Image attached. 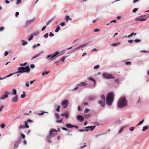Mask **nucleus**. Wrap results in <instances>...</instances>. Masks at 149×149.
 <instances>
[{"mask_svg":"<svg viewBox=\"0 0 149 149\" xmlns=\"http://www.w3.org/2000/svg\"><path fill=\"white\" fill-rule=\"evenodd\" d=\"M40 54H36V55H35L34 56H33L32 57V58L31 60L33 59L36 58V57H38L40 55Z\"/></svg>","mask_w":149,"mask_h":149,"instance_id":"32","label":"nucleus"},{"mask_svg":"<svg viewBox=\"0 0 149 149\" xmlns=\"http://www.w3.org/2000/svg\"><path fill=\"white\" fill-rule=\"evenodd\" d=\"M18 70V71L15 72V73H22L24 72L29 73L30 70V69L29 66H27L26 67H21L19 68Z\"/></svg>","mask_w":149,"mask_h":149,"instance_id":"4","label":"nucleus"},{"mask_svg":"<svg viewBox=\"0 0 149 149\" xmlns=\"http://www.w3.org/2000/svg\"><path fill=\"white\" fill-rule=\"evenodd\" d=\"M59 130H60L59 129L58 130L53 129H52L50 130L49 132V134L47 138V141L49 143H51L52 142V141L50 140V139L54 137L55 135L56 134V132H59Z\"/></svg>","mask_w":149,"mask_h":149,"instance_id":"2","label":"nucleus"},{"mask_svg":"<svg viewBox=\"0 0 149 149\" xmlns=\"http://www.w3.org/2000/svg\"><path fill=\"white\" fill-rule=\"evenodd\" d=\"M54 19V18H51V19L48 21L46 23V25H48L50 23H51L53 20Z\"/></svg>","mask_w":149,"mask_h":149,"instance_id":"21","label":"nucleus"},{"mask_svg":"<svg viewBox=\"0 0 149 149\" xmlns=\"http://www.w3.org/2000/svg\"><path fill=\"white\" fill-rule=\"evenodd\" d=\"M35 19V18H33L31 19L27 20L26 22V26H27L29 25L30 24L34 22Z\"/></svg>","mask_w":149,"mask_h":149,"instance_id":"13","label":"nucleus"},{"mask_svg":"<svg viewBox=\"0 0 149 149\" xmlns=\"http://www.w3.org/2000/svg\"><path fill=\"white\" fill-rule=\"evenodd\" d=\"M136 34V33H131L130 35H128L127 37H131L133 35H135Z\"/></svg>","mask_w":149,"mask_h":149,"instance_id":"26","label":"nucleus"},{"mask_svg":"<svg viewBox=\"0 0 149 149\" xmlns=\"http://www.w3.org/2000/svg\"><path fill=\"white\" fill-rule=\"evenodd\" d=\"M105 134V133H101V134H97L96 135H95V137L96 138H97L98 136H100L102 135H103V134Z\"/></svg>","mask_w":149,"mask_h":149,"instance_id":"34","label":"nucleus"},{"mask_svg":"<svg viewBox=\"0 0 149 149\" xmlns=\"http://www.w3.org/2000/svg\"><path fill=\"white\" fill-rule=\"evenodd\" d=\"M13 92L11 93L13 95H16V94H17V91L16 89H13Z\"/></svg>","mask_w":149,"mask_h":149,"instance_id":"23","label":"nucleus"},{"mask_svg":"<svg viewBox=\"0 0 149 149\" xmlns=\"http://www.w3.org/2000/svg\"><path fill=\"white\" fill-rule=\"evenodd\" d=\"M27 62H25L24 63L20 64V66L22 67V66H25L26 65H27Z\"/></svg>","mask_w":149,"mask_h":149,"instance_id":"36","label":"nucleus"},{"mask_svg":"<svg viewBox=\"0 0 149 149\" xmlns=\"http://www.w3.org/2000/svg\"><path fill=\"white\" fill-rule=\"evenodd\" d=\"M77 120L80 122H82L84 121L83 117L81 115H79L77 116Z\"/></svg>","mask_w":149,"mask_h":149,"instance_id":"15","label":"nucleus"},{"mask_svg":"<svg viewBox=\"0 0 149 149\" xmlns=\"http://www.w3.org/2000/svg\"><path fill=\"white\" fill-rule=\"evenodd\" d=\"M101 100L98 101V103L102 107H104L105 105V96L104 95H102L101 96Z\"/></svg>","mask_w":149,"mask_h":149,"instance_id":"6","label":"nucleus"},{"mask_svg":"<svg viewBox=\"0 0 149 149\" xmlns=\"http://www.w3.org/2000/svg\"><path fill=\"white\" fill-rule=\"evenodd\" d=\"M27 122L26 121L25 122V127L26 128H28L29 127V126L27 125Z\"/></svg>","mask_w":149,"mask_h":149,"instance_id":"39","label":"nucleus"},{"mask_svg":"<svg viewBox=\"0 0 149 149\" xmlns=\"http://www.w3.org/2000/svg\"><path fill=\"white\" fill-rule=\"evenodd\" d=\"M134 41L136 42H139L141 41V40H139L136 39L134 40Z\"/></svg>","mask_w":149,"mask_h":149,"instance_id":"60","label":"nucleus"},{"mask_svg":"<svg viewBox=\"0 0 149 149\" xmlns=\"http://www.w3.org/2000/svg\"><path fill=\"white\" fill-rule=\"evenodd\" d=\"M90 110L89 109H85V110L84 111V112L85 113H87L88 111Z\"/></svg>","mask_w":149,"mask_h":149,"instance_id":"53","label":"nucleus"},{"mask_svg":"<svg viewBox=\"0 0 149 149\" xmlns=\"http://www.w3.org/2000/svg\"><path fill=\"white\" fill-rule=\"evenodd\" d=\"M87 85V84L85 83L84 82H83L79 84L78 85L81 86H82Z\"/></svg>","mask_w":149,"mask_h":149,"instance_id":"20","label":"nucleus"},{"mask_svg":"<svg viewBox=\"0 0 149 149\" xmlns=\"http://www.w3.org/2000/svg\"><path fill=\"white\" fill-rule=\"evenodd\" d=\"M4 106L3 105L0 108V112H1L2 110V109L4 108Z\"/></svg>","mask_w":149,"mask_h":149,"instance_id":"64","label":"nucleus"},{"mask_svg":"<svg viewBox=\"0 0 149 149\" xmlns=\"http://www.w3.org/2000/svg\"><path fill=\"white\" fill-rule=\"evenodd\" d=\"M56 117V118H60V115L57 113H56L55 114Z\"/></svg>","mask_w":149,"mask_h":149,"instance_id":"47","label":"nucleus"},{"mask_svg":"<svg viewBox=\"0 0 149 149\" xmlns=\"http://www.w3.org/2000/svg\"><path fill=\"white\" fill-rule=\"evenodd\" d=\"M63 120V118H62L61 119L59 120H56V121L57 123H61L62 122Z\"/></svg>","mask_w":149,"mask_h":149,"instance_id":"46","label":"nucleus"},{"mask_svg":"<svg viewBox=\"0 0 149 149\" xmlns=\"http://www.w3.org/2000/svg\"><path fill=\"white\" fill-rule=\"evenodd\" d=\"M148 16L149 15L140 16L137 17L135 20L136 21H143L146 19Z\"/></svg>","mask_w":149,"mask_h":149,"instance_id":"8","label":"nucleus"},{"mask_svg":"<svg viewBox=\"0 0 149 149\" xmlns=\"http://www.w3.org/2000/svg\"><path fill=\"white\" fill-rule=\"evenodd\" d=\"M20 139H19V140L16 141L15 142L14 144V149H16L18 148L20 142Z\"/></svg>","mask_w":149,"mask_h":149,"instance_id":"16","label":"nucleus"},{"mask_svg":"<svg viewBox=\"0 0 149 149\" xmlns=\"http://www.w3.org/2000/svg\"><path fill=\"white\" fill-rule=\"evenodd\" d=\"M100 31V29H95L94 30L95 32H97Z\"/></svg>","mask_w":149,"mask_h":149,"instance_id":"62","label":"nucleus"},{"mask_svg":"<svg viewBox=\"0 0 149 149\" xmlns=\"http://www.w3.org/2000/svg\"><path fill=\"white\" fill-rule=\"evenodd\" d=\"M4 94L0 98V100H4L6 98L8 97V95L10 93V92L6 91H4Z\"/></svg>","mask_w":149,"mask_h":149,"instance_id":"9","label":"nucleus"},{"mask_svg":"<svg viewBox=\"0 0 149 149\" xmlns=\"http://www.w3.org/2000/svg\"><path fill=\"white\" fill-rule=\"evenodd\" d=\"M127 105V101L125 98L124 97H121L118 102V106L119 108L125 107Z\"/></svg>","mask_w":149,"mask_h":149,"instance_id":"3","label":"nucleus"},{"mask_svg":"<svg viewBox=\"0 0 149 149\" xmlns=\"http://www.w3.org/2000/svg\"><path fill=\"white\" fill-rule=\"evenodd\" d=\"M27 44V42H25L24 40H22V45L23 46H24L26 45Z\"/></svg>","mask_w":149,"mask_h":149,"instance_id":"38","label":"nucleus"},{"mask_svg":"<svg viewBox=\"0 0 149 149\" xmlns=\"http://www.w3.org/2000/svg\"><path fill=\"white\" fill-rule=\"evenodd\" d=\"M22 3V1L21 0H17L16 4L18 5L19 4H20Z\"/></svg>","mask_w":149,"mask_h":149,"instance_id":"29","label":"nucleus"},{"mask_svg":"<svg viewBox=\"0 0 149 149\" xmlns=\"http://www.w3.org/2000/svg\"><path fill=\"white\" fill-rule=\"evenodd\" d=\"M59 53L57 51L54 54H50L48 55L46 58H49V59L51 61L53 60L57 57V56Z\"/></svg>","mask_w":149,"mask_h":149,"instance_id":"5","label":"nucleus"},{"mask_svg":"<svg viewBox=\"0 0 149 149\" xmlns=\"http://www.w3.org/2000/svg\"><path fill=\"white\" fill-rule=\"evenodd\" d=\"M125 127L124 126H123V127H121L120 129L119 130V131L118 132V134H120V133H121L123 131L124 129L125 128Z\"/></svg>","mask_w":149,"mask_h":149,"instance_id":"22","label":"nucleus"},{"mask_svg":"<svg viewBox=\"0 0 149 149\" xmlns=\"http://www.w3.org/2000/svg\"><path fill=\"white\" fill-rule=\"evenodd\" d=\"M61 116H64L67 119H68V118L69 113L68 112H66L64 113H62L61 114Z\"/></svg>","mask_w":149,"mask_h":149,"instance_id":"17","label":"nucleus"},{"mask_svg":"<svg viewBox=\"0 0 149 149\" xmlns=\"http://www.w3.org/2000/svg\"><path fill=\"white\" fill-rule=\"evenodd\" d=\"M68 104V100H65L63 101L61 103V105L63 108H65L67 107Z\"/></svg>","mask_w":149,"mask_h":149,"instance_id":"10","label":"nucleus"},{"mask_svg":"<svg viewBox=\"0 0 149 149\" xmlns=\"http://www.w3.org/2000/svg\"><path fill=\"white\" fill-rule=\"evenodd\" d=\"M89 43V42H87V43H85L84 44L81 45V47H85V46H86L87 45H88Z\"/></svg>","mask_w":149,"mask_h":149,"instance_id":"40","label":"nucleus"},{"mask_svg":"<svg viewBox=\"0 0 149 149\" xmlns=\"http://www.w3.org/2000/svg\"><path fill=\"white\" fill-rule=\"evenodd\" d=\"M23 94L21 95V97L22 98H24L25 97L26 95L25 94V93L24 91L23 92Z\"/></svg>","mask_w":149,"mask_h":149,"instance_id":"37","label":"nucleus"},{"mask_svg":"<svg viewBox=\"0 0 149 149\" xmlns=\"http://www.w3.org/2000/svg\"><path fill=\"white\" fill-rule=\"evenodd\" d=\"M138 8H134V9L133 10V13H135L138 10Z\"/></svg>","mask_w":149,"mask_h":149,"instance_id":"59","label":"nucleus"},{"mask_svg":"<svg viewBox=\"0 0 149 149\" xmlns=\"http://www.w3.org/2000/svg\"><path fill=\"white\" fill-rule=\"evenodd\" d=\"M15 73H11V74H9L7 76H5V77H6V78L7 77H10L11 76H12V75H13V74H14Z\"/></svg>","mask_w":149,"mask_h":149,"instance_id":"44","label":"nucleus"},{"mask_svg":"<svg viewBox=\"0 0 149 149\" xmlns=\"http://www.w3.org/2000/svg\"><path fill=\"white\" fill-rule=\"evenodd\" d=\"M114 95L113 92L109 93L106 99V102L108 106L111 105L113 102Z\"/></svg>","mask_w":149,"mask_h":149,"instance_id":"1","label":"nucleus"},{"mask_svg":"<svg viewBox=\"0 0 149 149\" xmlns=\"http://www.w3.org/2000/svg\"><path fill=\"white\" fill-rule=\"evenodd\" d=\"M95 126H88L84 128L85 129H86V132H88L89 130L91 131H93L94 129L95 128Z\"/></svg>","mask_w":149,"mask_h":149,"instance_id":"11","label":"nucleus"},{"mask_svg":"<svg viewBox=\"0 0 149 149\" xmlns=\"http://www.w3.org/2000/svg\"><path fill=\"white\" fill-rule=\"evenodd\" d=\"M148 129V127L147 126H144L143 128L142 131H144L145 130H147V129Z\"/></svg>","mask_w":149,"mask_h":149,"instance_id":"27","label":"nucleus"},{"mask_svg":"<svg viewBox=\"0 0 149 149\" xmlns=\"http://www.w3.org/2000/svg\"><path fill=\"white\" fill-rule=\"evenodd\" d=\"M80 48H82V47H81V45L79 47H78L76 48H75V49H74V50L75 51H77V50L79 49Z\"/></svg>","mask_w":149,"mask_h":149,"instance_id":"50","label":"nucleus"},{"mask_svg":"<svg viewBox=\"0 0 149 149\" xmlns=\"http://www.w3.org/2000/svg\"><path fill=\"white\" fill-rule=\"evenodd\" d=\"M125 64L126 65H130L131 64V63L130 62L128 61V62H126L125 63Z\"/></svg>","mask_w":149,"mask_h":149,"instance_id":"55","label":"nucleus"},{"mask_svg":"<svg viewBox=\"0 0 149 149\" xmlns=\"http://www.w3.org/2000/svg\"><path fill=\"white\" fill-rule=\"evenodd\" d=\"M40 44L39 43H38L37 45H33V48H36L37 46H40Z\"/></svg>","mask_w":149,"mask_h":149,"instance_id":"35","label":"nucleus"},{"mask_svg":"<svg viewBox=\"0 0 149 149\" xmlns=\"http://www.w3.org/2000/svg\"><path fill=\"white\" fill-rule=\"evenodd\" d=\"M5 125L4 123H2L0 125V127L2 129H3L5 126Z\"/></svg>","mask_w":149,"mask_h":149,"instance_id":"33","label":"nucleus"},{"mask_svg":"<svg viewBox=\"0 0 149 149\" xmlns=\"http://www.w3.org/2000/svg\"><path fill=\"white\" fill-rule=\"evenodd\" d=\"M18 100V96L17 95H15L11 98V101L13 103H15Z\"/></svg>","mask_w":149,"mask_h":149,"instance_id":"12","label":"nucleus"},{"mask_svg":"<svg viewBox=\"0 0 149 149\" xmlns=\"http://www.w3.org/2000/svg\"><path fill=\"white\" fill-rule=\"evenodd\" d=\"M70 19V17L68 15H67L65 19V20L67 22L68 21L69 19Z\"/></svg>","mask_w":149,"mask_h":149,"instance_id":"24","label":"nucleus"},{"mask_svg":"<svg viewBox=\"0 0 149 149\" xmlns=\"http://www.w3.org/2000/svg\"><path fill=\"white\" fill-rule=\"evenodd\" d=\"M100 67V66L99 65H97L94 67V69H98Z\"/></svg>","mask_w":149,"mask_h":149,"instance_id":"48","label":"nucleus"},{"mask_svg":"<svg viewBox=\"0 0 149 149\" xmlns=\"http://www.w3.org/2000/svg\"><path fill=\"white\" fill-rule=\"evenodd\" d=\"M88 79L89 80L92 81L94 82H95V80L92 77H89L88 78Z\"/></svg>","mask_w":149,"mask_h":149,"instance_id":"42","label":"nucleus"},{"mask_svg":"<svg viewBox=\"0 0 149 149\" xmlns=\"http://www.w3.org/2000/svg\"><path fill=\"white\" fill-rule=\"evenodd\" d=\"M65 126L67 127L68 128H72L73 127V125L70 123L66 124Z\"/></svg>","mask_w":149,"mask_h":149,"instance_id":"19","label":"nucleus"},{"mask_svg":"<svg viewBox=\"0 0 149 149\" xmlns=\"http://www.w3.org/2000/svg\"><path fill=\"white\" fill-rule=\"evenodd\" d=\"M67 57V56H63V57L62 58H61V59H60V60H61V61H63V62H64V60H65V58H66Z\"/></svg>","mask_w":149,"mask_h":149,"instance_id":"43","label":"nucleus"},{"mask_svg":"<svg viewBox=\"0 0 149 149\" xmlns=\"http://www.w3.org/2000/svg\"><path fill=\"white\" fill-rule=\"evenodd\" d=\"M60 106H58L56 109V111L57 112H59L60 111Z\"/></svg>","mask_w":149,"mask_h":149,"instance_id":"49","label":"nucleus"},{"mask_svg":"<svg viewBox=\"0 0 149 149\" xmlns=\"http://www.w3.org/2000/svg\"><path fill=\"white\" fill-rule=\"evenodd\" d=\"M95 97L94 96H91L88 97V99L90 101L94 100H95Z\"/></svg>","mask_w":149,"mask_h":149,"instance_id":"18","label":"nucleus"},{"mask_svg":"<svg viewBox=\"0 0 149 149\" xmlns=\"http://www.w3.org/2000/svg\"><path fill=\"white\" fill-rule=\"evenodd\" d=\"M4 29V27L3 26H2L0 27V31H3Z\"/></svg>","mask_w":149,"mask_h":149,"instance_id":"54","label":"nucleus"},{"mask_svg":"<svg viewBox=\"0 0 149 149\" xmlns=\"http://www.w3.org/2000/svg\"><path fill=\"white\" fill-rule=\"evenodd\" d=\"M60 26H58L56 29L55 30V32L56 33L58 32V31L60 30Z\"/></svg>","mask_w":149,"mask_h":149,"instance_id":"28","label":"nucleus"},{"mask_svg":"<svg viewBox=\"0 0 149 149\" xmlns=\"http://www.w3.org/2000/svg\"><path fill=\"white\" fill-rule=\"evenodd\" d=\"M144 121V120L140 121L139 123L137 125V126L142 124Z\"/></svg>","mask_w":149,"mask_h":149,"instance_id":"45","label":"nucleus"},{"mask_svg":"<svg viewBox=\"0 0 149 149\" xmlns=\"http://www.w3.org/2000/svg\"><path fill=\"white\" fill-rule=\"evenodd\" d=\"M134 129V127H131L130 128L129 130L130 131H133Z\"/></svg>","mask_w":149,"mask_h":149,"instance_id":"56","label":"nucleus"},{"mask_svg":"<svg viewBox=\"0 0 149 149\" xmlns=\"http://www.w3.org/2000/svg\"><path fill=\"white\" fill-rule=\"evenodd\" d=\"M49 36L50 37H53L54 36V35L52 32H51L49 33Z\"/></svg>","mask_w":149,"mask_h":149,"instance_id":"63","label":"nucleus"},{"mask_svg":"<svg viewBox=\"0 0 149 149\" xmlns=\"http://www.w3.org/2000/svg\"><path fill=\"white\" fill-rule=\"evenodd\" d=\"M9 54V52L8 51H6L5 52L4 56H7Z\"/></svg>","mask_w":149,"mask_h":149,"instance_id":"58","label":"nucleus"},{"mask_svg":"<svg viewBox=\"0 0 149 149\" xmlns=\"http://www.w3.org/2000/svg\"><path fill=\"white\" fill-rule=\"evenodd\" d=\"M39 34V32L37 31L32 34L31 35L29 36L28 37H33L34 36H37Z\"/></svg>","mask_w":149,"mask_h":149,"instance_id":"14","label":"nucleus"},{"mask_svg":"<svg viewBox=\"0 0 149 149\" xmlns=\"http://www.w3.org/2000/svg\"><path fill=\"white\" fill-rule=\"evenodd\" d=\"M49 73V72L48 71L43 72L42 73V75L45 76V75H47Z\"/></svg>","mask_w":149,"mask_h":149,"instance_id":"31","label":"nucleus"},{"mask_svg":"<svg viewBox=\"0 0 149 149\" xmlns=\"http://www.w3.org/2000/svg\"><path fill=\"white\" fill-rule=\"evenodd\" d=\"M24 128L26 127H25V126L24 125H20L19 127V128L20 129H23Z\"/></svg>","mask_w":149,"mask_h":149,"instance_id":"41","label":"nucleus"},{"mask_svg":"<svg viewBox=\"0 0 149 149\" xmlns=\"http://www.w3.org/2000/svg\"><path fill=\"white\" fill-rule=\"evenodd\" d=\"M120 44L119 42L117 43H113L111 44V46H116L119 45Z\"/></svg>","mask_w":149,"mask_h":149,"instance_id":"25","label":"nucleus"},{"mask_svg":"<svg viewBox=\"0 0 149 149\" xmlns=\"http://www.w3.org/2000/svg\"><path fill=\"white\" fill-rule=\"evenodd\" d=\"M121 121L120 120H118L115 122V123L116 124L119 125L120 124Z\"/></svg>","mask_w":149,"mask_h":149,"instance_id":"30","label":"nucleus"},{"mask_svg":"<svg viewBox=\"0 0 149 149\" xmlns=\"http://www.w3.org/2000/svg\"><path fill=\"white\" fill-rule=\"evenodd\" d=\"M30 67L32 69H33L35 68V66L34 65L32 64L30 65Z\"/></svg>","mask_w":149,"mask_h":149,"instance_id":"57","label":"nucleus"},{"mask_svg":"<svg viewBox=\"0 0 149 149\" xmlns=\"http://www.w3.org/2000/svg\"><path fill=\"white\" fill-rule=\"evenodd\" d=\"M26 86L27 87H29V82H27L25 83Z\"/></svg>","mask_w":149,"mask_h":149,"instance_id":"61","label":"nucleus"},{"mask_svg":"<svg viewBox=\"0 0 149 149\" xmlns=\"http://www.w3.org/2000/svg\"><path fill=\"white\" fill-rule=\"evenodd\" d=\"M79 131L80 132H86V129H84V130H83L81 129H79Z\"/></svg>","mask_w":149,"mask_h":149,"instance_id":"51","label":"nucleus"},{"mask_svg":"<svg viewBox=\"0 0 149 149\" xmlns=\"http://www.w3.org/2000/svg\"><path fill=\"white\" fill-rule=\"evenodd\" d=\"M102 76L105 79H114L115 78L111 74L108 73H104L102 74Z\"/></svg>","mask_w":149,"mask_h":149,"instance_id":"7","label":"nucleus"},{"mask_svg":"<svg viewBox=\"0 0 149 149\" xmlns=\"http://www.w3.org/2000/svg\"><path fill=\"white\" fill-rule=\"evenodd\" d=\"M65 24V22H62L60 24V25L62 26H64Z\"/></svg>","mask_w":149,"mask_h":149,"instance_id":"52","label":"nucleus"}]
</instances>
